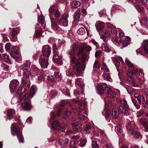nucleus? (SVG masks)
<instances>
[{
	"mask_svg": "<svg viewBox=\"0 0 148 148\" xmlns=\"http://www.w3.org/2000/svg\"><path fill=\"white\" fill-rule=\"evenodd\" d=\"M69 54L70 57H72L71 62L72 64H74L73 66V70L76 71L78 73L81 72L82 71L84 70L86 64H84L86 62V59H83L81 60L80 59H76L75 56H73L74 55L73 52H69Z\"/></svg>",
	"mask_w": 148,
	"mask_h": 148,
	"instance_id": "f257e3e1",
	"label": "nucleus"
},
{
	"mask_svg": "<svg viewBox=\"0 0 148 148\" xmlns=\"http://www.w3.org/2000/svg\"><path fill=\"white\" fill-rule=\"evenodd\" d=\"M11 134L14 136H17L19 142L23 143V138L22 134V131L16 123H13L11 126Z\"/></svg>",
	"mask_w": 148,
	"mask_h": 148,
	"instance_id": "f03ea898",
	"label": "nucleus"
},
{
	"mask_svg": "<svg viewBox=\"0 0 148 148\" xmlns=\"http://www.w3.org/2000/svg\"><path fill=\"white\" fill-rule=\"evenodd\" d=\"M29 72L28 71H24L23 73V77L22 78V81L23 84L27 86H30L29 79Z\"/></svg>",
	"mask_w": 148,
	"mask_h": 148,
	"instance_id": "7ed1b4c3",
	"label": "nucleus"
},
{
	"mask_svg": "<svg viewBox=\"0 0 148 148\" xmlns=\"http://www.w3.org/2000/svg\"><path fill=\"white\" fill-rule=\"evenodd\" d=\"M19 84V82L16 79L12 80L9 85V88L10 92L14 93L16 91L17 88Z\"/></svg>",
	"mask_w": 148,
	"mask_h": 148,
	"instance_id": "20e7f679",
	"label": "nucleus"
},
{
	"mask_svg": "<svg viewBox=\"0 0 148 148\" xmlns=\"http://www.w3.org/2000/svg\"><path fill=\"white\" fill-rule=\"evenodd\" d=\"M69 15L68 14H63L61 18L59 20L60 24L63 26L66 27L68 25V20L67 18Z\"/></svg>",
	"mask_w": 148,
	"mask_h": 148,
	"instance_id": "39448f33",
	"label": "nucleus"
},
{
	"mask_svg": "<svg viewBox=\"0 0 148 148\" xmlns=\"http://www.w3.org/2000/svg\"><path fill=\"white\" fill-rule=\"evenodd\" d=\"M67 125L65 124L63 126L60 125L58 122L57 121H54L52 124V127L54 129L62 131L66 128Z\"/></svg>",
	"mask_w": 148,
	"mask_h": 148,
	"instance_id": "423d86ee",
	"label": "nucleus"
},
{
	"mask_svg": "<svg viewBox=\"0 0 148 148\" xmlns=\"http://www.w3.org/2000/svg\"><path fill=\"white\" fill-rule=\"evenodd\" d=\"M116 29L115 27L111 24H109L107 30L104 32L105 36L106 37H108L110 34H113L115 32Z\"/></svg>",
	"mask_w": 148,
	"mask_h": 148,
	"instance_id": "0eeeda50",
	"label": "nucleus"
},
{
	"mask_svg": "<svg viewBox=\"0 0 148 148\" xmlns=\"http://www.w3.org/2000/svg\"><path fill=\"white\" fill-rule=\"evenodd\" d=\"M39 63L42 68H47L49 65L47 59H45L43 56H41L39 59Z\"/></svg>",
	"mask_w": 148,
	"mask_h": 148,
	"instance_id": "6e6552de",
	"label": "nucleus"
},
{
	"mask_svg": "<svg viewBox=\"0 0 148 148\" xmlns=\"http://www.w3.org/2000/svg\"><path fill=\"white\" fill-rule=\"evenodd\" d=\"M131 40V38L129 37L124 36L119 40V42L124 47H125L129 44Z\"/></svg>",
	"mask_w": 148,
	"mask_h": 148,
	"instance_id": "1a4fd4ad",
	"label": "nucleus"
},
{
	"mask_svg": "<svg viewBox=\"0 0 148 148\" xmlns=\"http://www.w3.org/2000/svg\"><path fill=\"white\" fill-rule=\"evenodd\" d=\"M56 50V46H53V51L54 53V54L53 58V60L54 62L60 63L61 62V57L59 56L58 53L55 52Z\"/></svg>",
	"mask_w": 148,
	"mask_h": 148,
	"instance_id": "9d476101",
	"label": "nucleus"
},
{
	"mask_svg": "<svg viewBox=\"0 0 148 148\" xmlns=\"http://www.w3.org/2000/svg\"><path fill=\"white\" fill-rule=\"evenodd\" d=\"M51 53V47L49 45H46L43 47L42 53L43 56L48 58L50 55Z\"/></svg>",
	"mask_w": 148,
	"mask_h": 148,
	"instance_id": "9b49d317",
	"label": "nucleus"
},
{
	"mask_svg": "<svg viewBox=\"0 0 148 148\" xmlns=\"http://www.w3.org/2000/svg\"><path fill=\"white\" fill-rule=\"evenodd\" d=\"M139 123L144 127L145 130L148 131V120L146 118H143L139 119Z\"/></svg>",
	"mask_w": 148,
	"mask_h": 148,
	"instance_id": "f8f14e48",
	"label": "nucleus"
},
{
	"mask_svg": "<svg viewBox=\"0 0 148 148\" xmlns=\"http://www.w3.org/2000/svg\"><path fill=\"white\" fill-rule=\"evenodd\" d=\"M50 14H53L54 16L56 18H59L60 16V13L59 11L56 8L52 7L49 10Z\"/></svg>",
	"mask_w": 148,
	"mask_h": 148,
	"instance_id": "ddd939ff",
	"label": "nucleus"
},
{
	"mask_svg": "<svg viewBox=\"0 0 148 148\" xmlns=\"http://www.w3.org/2000/svg\"><path fill=\"white\" fill-rule=\"evenodd\" d=\"M51 21V28L54 30L58 31L59 30V27L57 24V21L55 19L50 18Z\"/></svg>",
	"mask_w": 148,
	"mask_h": 148,
	"instance_id": "4468645a",
	"label": "nucleus"
},
{
	"mask_svg": "<svg viewBox=\"0 0 148 148\" xmlns=\"http://www.w3.org/2000/svg\"><path fill=\"white\" fill-rule=\"evenodd\" d=\"M105 92L110 95L111 97L112 98H115L116 95V94L114 91L110 87H108L106 85V87Z\"/></svg>",
	"mask_w": 148,
	"mask_h": 148,
	"instance_id": "2eb2a0df",
	"label": "nucleus"
},
{
	"mask_svg": "<svg viewBox=\"0 0 148 148\" xmlns=\"http://www.w3.org/2000/svg\"><path fill=\"white\" fill-rule=\"evenodd\" d=\"M105 92L110 95L111 97L112 98H115L116 95V94L114 91L110 87H108L106 85V87Z\"/></svg>",
	"mask_w": 148,
	"mask_h": 148,
	"instance_id": "dca6fc26",
	"label": "nucleus"
},
{
	"mask_svg": "<svg viewBox=\"0 0 148 148\" xmlns=\"http://www.w3.org/2000/svg\"><path fill=\"white\" fill-rule=\"evenodd\" d=\"M106 84L105 83L101 84L97 86V89L99 94H101L105 92Z\"/></svg>",
	"mask_w": 148,
	"mask_h": 148,
	"instance_id": "f3484780",
	"label": "nucleus"
},
{
	"mask_svg": "<svg viewBox=\"0 0 148 148\" xmlns=\"http://www.w3.org/2000/svg\"><path fill=\"white\" fill-rule=\"evenodd\" d=\"M134 122L133 121H131L128 123L126 125V129L129 132V133L130 135L132 136L134 132V129L132 127V125L134 124Z\"/></svg>",
	"mask_w": 148,
	"mask_h": 148,
	"instance_id": "a211bd4d",
	"label": "nucleus"
},
{
	"mask_svg": "<svg viewBox=\"0 0 148 148\" xmlns=\"http://www.w3.org/2000/svg\"><path fill=\"white\" fill-rule=\"evenodd\" d=\"M21 107L24 110H30L32 107L30 104L26 102H24L21 103Z\"/></svg>",
	"mask_w": 148,
	"mask_h": 148,
	"instance_id": "6ab92c4d",
	"label": "nucleus"
},
{
	"mask_svg": "<svg viewBox=\"0 0 148 148\" xmlns=\"http://www.w3.org/2000/svg\"><path fill=\"white\" fill-rule=\"evenodd\" d=\"M18 48V47L16 46L13 47L12 49L11 55L12 58L16 59H18L20 57L19 53L17 52V51L15 50V49Z\"/></svg>",
	"mask_w": 148,
	"mask_h": 148,
	"instance_id": "aec40b11",
	"label": "nucleus"
},
{
	"mask_svg": "<svg viewBox=\"0 0 148 148\" xmlns=\"http://www.w3.org/2000/svg\"><path fill=\"white\" fill-rule=\"evenodd\" d=\"M38 25L40 24L41 26L45 29V23L44 17L42 15L40 16L38 19Z\"/></svg>",
	"mask_w": 148,
	"mask_h": 148,
	"instance_id": "412c9836",
	"label": "nucleus"
},
{
	"mask_svg": "<svg viewBox=\"0 0 148 148\" xmlns=\"http://www.w3.org/2000/svg\"><path fill=\"white\" fill-rule=\"evenodd\" d=\"M75 83L76 85L80 87L81 90L83 91L84 85L82 79H81L79 78H77L76 80Z\"/></svg>",
	"mask_w": 148,
	"mask_h": 148,
	"instance_id": "4be33fe9",
	"label": "nucleus"
},
{
	"mask_svg": "<svg viewBox=\"0 0 148 148\" xmlns=\"http://www.w3.org/2000/svg\"><path fill=\"white\" fill-rule=\"evenodd\" d=\"M20 30L19 27H16L12 29L11 32L10 33V35L12 37L14 36L17 35Z\"/></svg>",
	"mask_w": 148,
	"mask_h": 148,
	"instance_id": "5701e85b",
	"label": "nucleus"
},
{
	"mask_svg": "<svg viewBox=\"0 0 148 148\" xmlns=\"http://www.w3.org/2000/svg\"><path fill=\"white\" fill-rule=\"evenodd\" d=\"M142 46L146 53H148V40H144L142 43Z\"/></svg>",
	"mask_w": 148,
	"mask_h": 148,
	"instance_id": "b1692460",
	"label": "nucleus"
},
{
	"mask_svg": "<svg viewBox=\"0 0 148 148\" xmlns=\"http://www.w3.org/2000/svg\"><path fill=\"white\" fill-rule=\"evenodd\" d=\"M119 114V112L118 109L116 108H114L112 109V115L115 119H116Z\"/></svg>",
	"mask_w": 148,
	"mask_h": 148,
	"instance_id": "393cba45",
	"label": "nucleus"
},
{
	"mask_svg": "<svg viewBox=\"0 0 148 148\" xmlns=\"http://www.w3.org/2000/svg\"><path fill=\"white\" fill-rule=\"evenodd\" d=\"M87 141V139L86 138H83L80 139L79 140V145L81 147H84L86 145Z\"/></svg>",
	"mask_w": 148,
	"mask_h": 148,
	"instance_id": "a878e982",
	"label": "nucleus"
},
{
	"mask_svg": "<svg viewBox=\"0 0 148 148\" xmlns=\"http://www.w3.org/2000/svg\"><path fill=\"white\" fill-rule=\"evenodd\" d=\"M104 27V23L101 22H98L96 25V29L97 30H101Z\"/></svg>",
	"mask_w": 148,
	"mask_h": 148,
	"instance_id": "bb28decb",
	"label": "nucleus"
},
{
	"mask_svg": "<svg viewBox=\"0 0 148 148\" xmlns=\"http://www.w3.org/2000/svg\"><path fill=\"white\" fill-rule=\"evenodd\" d=\"M70 5L72 8H77L80 5V3L78 1H75L71 2Z\"/></svg>",
	"mask_w": 148,
	"mask_h": 148,
	"instance_id": "cd10ccee",
	"label": "nucleus"
},
{
	"mask_svg": "<svg viewBox=\"0 0 148 148\" xmlns=\"http://www.w3.org/2000/svg\"><path fill=\"white\" fill-rule=\"evenodd\" d=\"M7 118L9 120L12 119L13 116L14 112L11 109H8L7 110Z\"/></svg>",
	"mask_w": 148,
	"mask_h": 148,
	"instance_id": "c85d7f7f",
	"label": "nucleus"
},
{
	"mask_svg": "<svg viewBox=\"0 0 148 148\" xmlns=\"http://www.w3.org/2000/svg\"><path fill=\"white\" fill-rule=\"evenodd\" d=\"M141 24L143 26L148 27V18L147 17H143L141 20Z\"/></svg>",
	"mask_w": 148,
	"mask_h": 148,
	"instance_id": "c756f323",
	"label": "nucleus"
},
{
	"mask_svg": "<svg viewBox=\"0 0 148 148\" xmlns=\"http://www.w3.org/2000/svg\"><path fill=\"white\" fill-rule=\"evenodd\" d=\"M27 63H25L21 66V69L23 70L26 71L29 69V63L28 61H27Z\"/></svg>",
	"mask_w": 148,
	"mask_h": 148,
	"instance_id": "7c9ffc66",
	"label": "nucleus"
},
{
	"mask_svg": "<svg viewBox=\"0 0 148 148\" xmlns=\"http://www.w3.org/2000/svg\"><path fill=\"white\" fill-rule=\"evenodd\" d=\"M111 113V111L109 110H106L105 111V116L108 122H110V116Z\"/></svg>",
	"mask_w": 148,
	"mask_h": 148,
	"instance_id": "2f4dec72",
	"label": "nucleus"
},
{
	"mask_svg": "<svg viewBox=\"0 0 148 148\" xmlns=\"http://www.w3.org/2000/svg\"><path fill=\"white\" fill-rule=\"evenodd\" d=\"M134 5L138 12L141 13H143L144 12V10L143 7L139 5H138L136 3L134 4Z\"/></svg>",
	"mask_w": 148,
	"mask_h": 148,
	"instance_id": "473e14b6",
	"label": "nucleus"
},
{
	"mask_svg": "<svg viewBox=\"0 0 148 148\" xmlns=\"http://www.w3.org/2000/svg\"><path fill=\"white\" fill-rule=\"evenodd\" d=\"M82 45L83 49L89 52L92 50V47L90 46L87 45L85 43H83Z\"/></svg>",
	"mask_w": 148,
	"mask_h": 148,
	"instance_id": "72a5a7b5",
	"label": "nucleus"
},
{
	"mask_svg": "<svg viewBox=\"0 0 148 148\" xmlns=\"http://www.w3.org/2000/svg\"><path fill=\"white\" fill-rule=\"evenodd\" d=\"M119 110L123 114L128 115L129 114V112L128 111L124 108L122 106H119Z\"/></svg>",
	"mask_w": 148,
	"mask_h": 148,
	"instance_id": "f704fd0d",
	"label": "nucleus"
},
{
	"mask_svg": "<svg viewBox=\"0 0 148 148\" xmlns=\"http://www.w3.org/2000/svg\"><path fill=\"white\" fill-rule=\"evenodd\" d=\"M99 141L93 140L92 142V148H99Z\"/></svg>",
	"mask_w": 148,
	"mask_h": 148,
	"instance_id": "c9c22d12",
	"label": "nucleus"
},
{
	"mask_svg": "<svg viewBox=\"0 0 148 148\" xmlns=\"http://www.w3.org/2000/svg\"><path fill=\"white\" fill-rule=\"evenodd\" d=\"M36 88L35 86H32L31 88V90L30 92V96L32 97L35 94L36 91Z\"/></svg>",
	"mask_w": 148,
	"mask_h": 148,
	"instance_id": "e433bc0d",
	"label": "nucleus"
},
{
	"mask_svg": "<svg viewBox=\"0 0 148 148\" xmlns=\"http://www.w3.org/2000/svg\"><path fill=\"white\" fill-rule=\"evenodd\" d=\"M101 48L103 51L107 52H109V48L106 43L103 44L101 45Z\"/></svg>",
	"mask_w": 148,
	"mask_h": 148,
	"instance_id": "4c0bfd02",
	"label": "nucleus"
},
{
	"mask_svg": "<svg viewBox=\"0 0 148 148\" xmlns=\"http://www.w3.org/2000/svg\"><path fill=\"white\" fill-rule=\"evenodd\" d=\"M3 56L5 62L9 64H11L12 63L11 61L10 60L9 57L8 55L4 53L3 54Z\"/></svg>",
	"mask_w": 148,
	"mask_h": 148,
	"instance_id": "58836bf2",
	"label": "nucleus"
},
{
	"mask_svg": "<svg viewBox=\"0 0 148 148\" xmlns=\"http://www.w3.org/2000/svg\"><path fill=\"white\" fill-rule=\"evenodd\" d=\"M118 32L116 33V35L117 37H121L124 35L123 32L121 29H118Z\"/></svg>",
	"mask_w": 148,
	"mask_h": 148,
	"instance_id": "ea45409f",
	"label": "nucleus"
},
{
	"mask_svg": "<svg viewBox=\"0 0 148 148\" xmlns=\"http://www.w3.org/2000/svg\"><path fill=\"white\" fill-rule=\"evenodd\" d=\"M77 33L80 35H83L85 33L86 31L84 28L81 27L78 29Z\"/></svg>",
	"mask_w": 148,
	"mask_h": 148,
	"instance_id": "a19ab883",
	"label": "nucleus"
},
{
	"mask_svg": "<svg viewBox=\"0 0 148 148\" xmlns=\"http://www.w3.org/2000/svg\"><path fill=\"white\" fill-rule=\"evenodd\" d=\"M102 76L105 78L107 80L109 81H111V80L110 74L108 73H103L102 75Z\"/></svg>",
	"mask_w": 148,
	"mask_h": 148,
	"instance_id": "79ce46f5",
	"label": "nucleus"
},
{
	"mask_svg": "<svg viewBox=\"0 0 148 148\" xmlns=\"http://www.w3.org/2000/svg\"><path fill=\"white\" fill-rule=\"evenodd\" d=\"M25 88L23 87H19L17 90V93L18 94H21L24 92Z\"/></svg>",
	"mask_w": 148,
	"mask_h": 148,
	"instance_id": "37998d69",
	"label": "nucleus"
},
{
	"mask_svg": "<svg viewBox=\"0 0 148 148\" xmlns=\"http://www.w3.org/2000/svg\"><path fill=\"white\" fill-rule=\"evenodd\" d=\"M65 135L69 136L70 138H71V137H72L73 135H74V134L72 131L69 130L66 132L65 133Z\"/></svg>",
	"mask_w": 148,
	"mask_h": 148,
	"instance_id": "c03bdc74",
	"label": "nucleus"
},
{
	"mask_svg": "<svg viewBox=\"0 0 148 148\" xmlns=\"http://www.w3.org/2000/svg\"><path fill=\"white\" fill-rule=\"evenodd\" d=\"M101 69L105 72H108L109 71V69L106 64L103 63L101 67Z\"/></svg>",
	"mask_w": 148,
	"mask_h": 148,
	"instance_id": "a18cd8bd",
	"label": "nucleus"
},
{
	"mask_svg": "<svg viewBox=\"0 0 148 148\" xmlns=\"http://www.w3.org/2000/svg\"><path fill=\"white\" fill-rule=\"evenodd\" d=\"M104 148H114V147L111 143L110 142H109L104 145Z\"/></svg>",
	"mask_w": 148,
	"mask_h": 148,
	"instance_id": "49530a36",
	"label": "nucleus"
},
{
	"mask_svg": "<svg viewBox=\"0 0 148 148\" xmlns=\"http://www.w3.org/2000/svg\"><path fill=\"white\" fill-rule=\"evenodd\" d=\"M114 62L115 66L116 67L119 66L120 65V62L118 60V59L116 58H114L112 60Z\"/></svg>",
	"mask_w": 148,
	"mask_h": 148,
	"instance_id": "de8ad7c7",
	"label": "nucleus"
},
{
	"mask_svg": "<svg viewBox=\"0 0 148 148\" xmlns=\"http://www.w3.org/2000/svg\"><path fill=\"white\" fill-rule=\"evenodd\" d=\"M132 101L136 108L137 109H139L140 106L137 103L136 100L134 99H132Z\"/></svg>",
	"mask_w": 148,
	"mask_h": 148,
	"instance_id": "09e8293b",
	"label": "nucleus"
},
{
	"mask_svg": "<svg viewBox=\"0 0 148 148\" xmlns=\"http://www.w3.org/2000/svg\"><path fill=\"white\" fill-rule=\"evenodd\" d=\"M78 118L79 119L82 121L84 120L85 119H87V117H86L84 115L78 114Z\"/></svg>",
	"mask_w": 148,
	"mask_h": 148,
	"instance_id": "8fccbe9b",
	"label": "nucleus"
},
{
	"mask_svg": "<svg viewBox=\"0 0 148 148\" xmlns=\"http://www.w3.org/2000/svg\"><path fill=\"white\" fill-rule=\"evenodd\" d=\"M127 81L130 84H134L135 83V81L132 77H126Z\"/></svg>",
	"mask_w": 148,
	"mask_h": 148,
	"instance_id": "3c124183",
	"label": "nucleus"
},
{
	"mask_svg": "<svg viewBox=\"0 0 148 148\" xmlns=\"http://www.w3.org/2000/svg\"><path fill=\"white\" fill-rule=\"evenodd\" d=\"M115 130L116 131V132L120 133L122 131V127L120 125H118L115 128Z\"/></svg>",
	"mask_w": 148,
	"mask_h": 148,
	"instance_id": "603ef678",
	"label": "nucleus"
},
{
	"mask_svg": "<svg viewBox=\"0 0 148 148\" xmlns=\"http://www.w3.org/2000/svg\"><path fill=\"white\" fill-rule=\"evenodd\" d=\"M125 63L127 66L130 67H134V64H132L129 60H127V58L125 59Z\"/></svg>",
	"mask_w": 148,
	"mask_h": 148,
	"instance_id": "864d4df0",
	"label": "nucleus"
},
{
	"mask_svg": "<svg viewBox=\"0 0 148 148\" xmlns=\"http://www.w3.org/2000/svg\"><path fill=\"white\" fill-rule=\"evenodd\" d=\"M80 124V123L79 121H74L71 123V125L73 127H77Z\"/></svg>",
	"mask_w": 148,
	"mask_h": 148,
	"instance_id": "5fc2aeb1",
	"label": "nucleus"
},
{
	"mask_svg": "<svg viewBox=\"0 0 148 148\" xmlns=\"http://www.w3.org/2000/svg\"><path fill=\"white\" fill-rule=\"evenodd\" d=\"M62 92L64 94L66 95L69 96L70 95L69 91L68 89L66 88H65L63 89Z\"/></svg>",
	"mask_w": 148,
	"mask_h": 148,
	"instance_id": "6e6d98bb",
	"label": "nucleus"
},
{
	"mask_svg": "<svg viewBox=\"0 0 148 148\" xmlns=\"http://www.w3.org/2000/svg\"><path fill=\"white\" fill-rule=\"evenodd\" d=\"M121 103L125 106V107L128 108H129L127 104L126 101L125 100H122L121 101Z\"/></svg>",
	"mask_w": 148,
	"mask_h": 148,
	"instance_id": "4d7b16f0",
	"label": "nucleus"
},
{
	"mask_svg": "<svg viewBox=\"0 0 148 148\" xmlns=\"http://www.w3.org/2000/svg\"><path fill=\"white\" fill-rule=\"evenodd\" d=\"M100 66V64L98 61L95 62L93 66V67L94 69H99Z\"/></svg>",
	"mask_w": 148,
	"mask_h": 148,
	"instance_id": "13d9d810",
	"label": "nucleus"
},
{
	"mask_svg": "<svg viewBox=\"0 0 148 148\" xmlns=\"http://www.w3.org/2000/svg\"><path fill=\"white\" fill-rule=\"evenodd\" d=\"M79 45L77 43H74L72 46V48L73 51H76L78 48Z\"/></svg>",
	"mask_w": 148,
	"mask_h": 148,
	"instance_id": "bf43d9fd",
	"label": "nucleus"
},
{
	"mask_svg": "<svg viewBox=\"0 0 148 148\" xmlns=\"http://www.w3.org/2000/svg\"><path fill=\"white\" fill-rule=\"evenodd\" d=\"M61 73H60L58 70H56L54 72L55 76L56 78L60 77L61 75Z\"/></svg>",
	"mask_w": 148,
	"mask_h": 148,
	"instance_id": "052dcab7",
	"label": "nucleus"
},
{
	"mask_svg": "<svg viewBox=\"0 0 148 148\" xmlns=\"http://www.w3.org/2000/svg\"><path fill=\"white\" fill-rule=\"evenodd\" d=\"M134 138L136 139H137L139 138H141L142 136L139 132H136L134 134Z\"/></svg>",
	"mask_w": 148,
	"mask_h": 148,
	"instance_id": "680f3d73",
	"label": "nucleus"
},
{
	"mask_svg": "<svg viewBox=\"0 0 148 148\" xmlns=\"http://www.w3.org/2000/svg\"><path fill=\"white\" fill-rule=\"evenodd\" d=\"M42 32L40 30H37L36 31L35 34L36 36L37 37H39L42 34Z\"/></svg>",
	"mask_w": 148,
	"mask_h": 148,
	"instance_id": "e2e57ef3",
	"label": "nucleus"
},
{
	"mask_svg": "<svg viewBox=\"0 0 148 148\" xmlns=\"http://www.w3.org/2000/svg\"><path fill=\"white\" fill-rule=\"evenodd\" d=\"M84 50V49L82 47V45L79 47L78 52L77 53V55H78L82 54L83 53V51Z\"/></svg>",
	"mask_w": 148,
	"mask_h": 148,
	"instance_id": "0e129e2a",
	"label": "nucleus"
},
{
	"mask_svg": "<svg viewBox=\"0 0 148 148\" xmlns=\"http://www.w3.org/2000/svg\"><path fill=\"white\" fill-rule=\"evenodd\" d=\"M58 95V93L55 90H52L51 91L50 95L51 97H53Z\"/></svg>",
	"mask_w": 148,
	"mask_h": 148,
	"instance_id": "69168bd1",
	"label": "nucleus"
},
{
	"mask_svg": "<svg viewBox=\"0 0 148 148\" xmlns=\"http://www.w3.org/2000/svg\"><path fill=\"white\" fill-rule=\"evenodd\" d=\"M112 41L116 45H119L118 41L116 38L114 37L112 38Z\"/></svg>",
	"mask_w": 148,
	"mask_h": 148,
	"instance_id": "338daca9",
	"label": "nucleus"
},
{
	"mask_svg": "<svg viewBox=\"0 0 148 148\" xmlns=\"http://www.w3.org/2000/svg\"><path fill=\"white\" fill-rule=\"evenodd\" d=\"M80 15L79 14H77L74 17V20L75 21H79L80 20Z\"/></svg>",
	"mask_w": 148,
	"mask_h": 148,
	"instance_id": "774afa93",
	"label": "nucleus"
}]
</instances>
